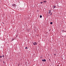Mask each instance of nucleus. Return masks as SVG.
<instances>
[{"label": "nucleus", "mask_w": 66, "mask_h": 66, "mask_svg": "<svg viewBox=\"0 0 66 66\" xmlns=\"http://www.w3.org/2000/svg\"><path fill=\"white\" fill-rule=\"evenodd\" d=\"M32 44L34 45H37V43L36 42H35L34 43H32Z\"/></svg>", "instance_id": "1"}, {"label": "nucleus", "mask_w": 66, "mask_h": 66, "mask_svg": "<svg viewBox=\"0 0 66 66\" xmlns=\"http://www.w3.org/2000/svg\"><path fill=\"white\" fill-rule=\"evenodd\" d=\"M42 61L43 62H46V60L45 59L42 60Z\"/></svg>", "instance_id": "2"}, {"label": "nucleus", "mask_w": 66, "mask_h": 66, "mask_svg": "<svg viewBox=\"0 0 66 66\" xmlns=\"http://www.w3.org/2000/svg\"><path fill=\"white\" fill-rule=\"evenodd\" d=\"M12 6H15V4H13L12 5Z\"/></svg>", "instance_id": "3"}, {"label": "nucleus", "mask_w": 66, "mask_h": 66, "mask_svg": "<svg viewBox=\"0 0 66 66\" xmlns=\"http://www.w3.org/2000/svg\"><path fill=\"white\" fill-rule=\"evenodd\" d=\"M44 2H45V3H46V2H47V1H44Z\"/></svg>", "instance_id": "4"}, {"label": "nucleus", "mask_w": 66, "mask_h": 66, "mask_svg": "<svg viewBox=\"0 0 66 66\" xmlns=\"http://www.w3.org/2000/svg\"><path fill=\"white\" fill-rule=\"evenodd\" d=\"M52 23H53V22H50L51 24H52Z\"/></svg>", "instance_id": "5"}, {"label": "nucleus", "mask_w": 66, "mask_h": 66, "mask_svg": "<svg viewBox=\"0 0 66 66\" xmlns=\"http://www.w3.org/2000/svg\"><path fill=\"white\" fill-rule=\"evenodd\" d=\"M40 18H42V16L40 15Z\"/></svg>", "instance_id": "6"}, {"label": "nucleus", "mask_w": 66, "mask_h": 66, "mask_svg": "<svg viewBox=\"0 0 66 66\" xmlns=\"http://www.w3.org/2000/svg\"><path fill=\"white\" fill-rule=\"evenodd\" d=\"M25 49H28V47H26Z\"/></svg>", "instance_id": "7"}, {"label": "nucleus", "mask_w": 66, "mask_h": 66, "mask_svg": "<svg viewBox=\"0 0 66 66\" xmlns=\"http://www.w3.org/2000/svg\"><path fill=\"white\" fill-rule=\"evenodd\" d=\"M2 57V56H0V57H1H1Z\"/></svg>", "instance_id": "8"}, {"label": "nucleus", "mask_w": 66, "mask_h": 66, "mask_svg": "<svg viewBox=\"0 0 66 66\" xmlns=\"http://www.w3.org/2000/svg\"><path fill=\"white\" fill-rule=\"evenodd\" d=\"M40 3L41 4H42V3H43V2H41Z\"/></svg>", "instance_id": "9"}, {"label": "nucleus", "mask_w": 66, "mask_h": 66, "mask_svg": "<svg viewBox=\"0 0 66 66\" xmlns=\"http://www.w3.org/2000/svg\"><path fill=\"white\" fill-rule=\"evenodd\" d=\"M53 7H54V8H55V7H56L55 6H53Z\"/></svg>", "instance_id": "10"}, {"label": "nucleus", "mask_w": 66, "mask_h": 66, "mask_svg": "<svg viewBox=\"0 0 66 66\" xmlns=\"http://www.w3.org/2000/svg\"><path fill=\"white\" fill-rule=\"evenodd\" d=\"M4 55H3V56H2V57H4Z\"/></svg>", "instance_id": "11"}, {"label": "nucleus", "mask_w": 66, "mask_h": 66, "mask_svg": "<svg viewBox=\"0 0 66 66\" xmlns=\"http://www.w3.org/2000/svg\"><path fill=\"white\" fill-rule=\"evenodd\" d=\"M50 11H51L50 10L49 11V13H50Z\"/></svg>", "instance_id": "12"}, {"label": "nucleus", "mask_w": 66, "mask_h": 66, "mask_svg": "<svg viewBox=\"0 0 66 66\" xmlns=\"http://www.w3.org/2000/svg\"><path fill=\"white\" fill-rule=\"evenodd\" d=\"M54 55H55V54H54Z\"/></svg>", "instance_id": "13"}]
</instances>
